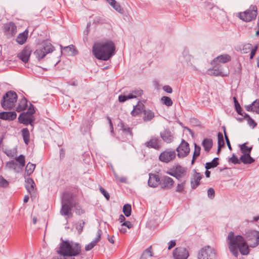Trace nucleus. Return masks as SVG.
Returning <instances> with one entry per match:
<instances>
[{
  "instance_id": "nucleus-1",
  "label": "nucleus",
  "mask_w": 259,
  "mask_h": 259,
  "mask_svg": "<svg viewBox=\"0 0 259 259\" xmlns=\"http://www.w3.org/2000/svg\"><path fill=\"white\" fill-rule=\"evenodd\" d=\"M227 243L231 252L237 257L238 251L242 255H247L249 252L248 245L244 239L241 235H236L233 232H230L227 238Z\"/></svg>"
},
{
  "instance_id": "nucleus-2",
  "label": "nucleus",
  "mask_w": 259,
  "mask_h": 259,
  "mask_svg": "<svg viewBox=\"0 0 259 259\" xmlns=\"http://www.w3.org/2000/svg\"><path fill=\"white\" fill-rule=\"evenodd\" d=\"M92 51L97 59L107 61L114 55L115 46L114 42L109 40L99 41L93 45Z\"/></svg>"
},
{
  "instance_id": "nucleus-3",
  "label": "nucleus",
  "mask_w": 259,
  "mask_h": 259,
  "mask_svg": "<svg viewBox=\"0 0 259 259\" xmlns=\"http://www.w3.org/2000/svg\"><path fill=\"white\" fill-rule=\"evenodd\" d=\"M57 252L59 255H63L66 259H75L81 253V246L71 240H63L60 244Z\"/></svg>"
},
{
  "instance_id": "nucleus-4",
  "label": "nucleus",
  "mask_w": 259,
  "mask_h": 259,
  "mask_svg": "<svg viewBox=\"0 0 259 259\" xmlns=\"http://www.w3.org/2000/svg\"><path fill=\"white\" fill-rule=\"evenodd\" d=\"M17 99V95L16 93L9 91L3 97L1 101L2 107L6 110L12 109L15 105Z\"/></svg>"
},
{
  "instance_id": "nucleus-5",
  "label": "nucleus",
  "mask_w": 259,
  "mask_h": 259,
  "mask_svg": "<svg viewBox=\"0 0 259 259\" xmlns=\"http://www.w3.org/2000/svg\"><path fill=\"white\" fill-rule=\"evenodd\" d=\"M257 14V9L255 6L251 5L249 8L243 12L238 13L239 18L246 22L254 20Z\"/></svg>"
},
{
  "instance_id": "nucleus-6",
  "label": "nucleus",
  "mask_w": 259,
  "mask_h": 259,
  "mask_svg": "<svg viewBox=\"0 0 259 259\" xmlns=\"http://www.w3.org/2000/svg\"><path fill=\"white\" fill-rule=\"evenodd\" d=\"M53 47L49 43H45L37 48L34 52L33 56L38 60L42 59L47 54L53 52Z\"/></svg>"
},
{
  "instance_id": "nucleus-7",
  "label": "nucleus",
  "mask_w": 259,
  "mask_h": 259,
  "mask_svg": "<svg viewBox=\"0 0 259 259\" xmlns=\"http://www.w3.org/2000/svg\"><path fill=\"white\" fill-rule=\"evenodd\" d=\"M246 238L249 242L248 247H255L259 244V232L250 230L246 232Z\"/></svg>"
},
{
  "instance_id": "nucleus-8",
  "label": "nucleus",
  "mask_w": 259,
  "mask_h": 259,
  "mask_svg": "<svg viewBox=\"0 0 259 259\" xmlns=\"http://www.w3.org/2000/svg\"><path fill=\"white\" fill-rule=\"evenodd\" d=\"M215 253L213 248L206 246L201 248L198 253V259H215Z\"/></svg>"
},
{
  "instance_id": "nucleus-9",
  "label": "nucleus",
  "mask_w": 259,
  "mask_h": 259,
  "mask_svg": "<svg viewBox=\"0 0 259 259\" xmlns=\"http://www.w3.org/2000/svg\"><path fill=\"white\" fill-rule=\"evenodd\" d=\"M142 94L143 91L142 90L136 89L130 91L129 93H124L123 95H120L118 97V100L120 102H124L127 100L140 97Z\"/></svg>"
},
{
  "instance_id": "nucleus-10",
  "label": "nucleus",
  "mask_w": 259,
  "mask_h": 259,
  "mask_svg": "<svg viewBox=\"0 0 259 259\" xmlns=\"http://www.w3.org/2000/svg\"><path fill=\"white\" fill-rule=\"evenodd\" d=\"M176 157V152L171 149H166L162 152L159 156V160L165 163L173 160Z\"/></svg>"
},
{
  "instance_id": "nucleus-11",
  "label": "nucleus",
  "mask_w": 259,
  "mask_h": 259,
  "mask_svg": "<svg viewBox=\"0 0 259 259\" xmlns=\"http://www.w3.org/2000/svg\"><path fill=\"white\" fill-rule=\"evenodd\" d=\"M176 150L179 157L181 158L186 156L190 152L189 144L183 140Z\"/></svg>"
},
{
  "instance_id": "nucleus-12",
  "label": "nucleus",
  "mask_w": 259,
  "mask_h": 259,
  "mask_svg": "<svg viewBox=\"0 0 259 259\" xmlns=\"http://www.w3.org/2000/svg\"><path fill=\"white\" fill-rule=\"evenodd\" d=\"M70 205H71L70 200H66L65 196H64L63 197L62 207L60 210V213L62 215L67 216L68 218H71L72 216Z\"/></svg>"
},
{
  "instance_id": "nucleus-13",
  "label": "nucleus",
  "mask_w": 259,
  "mask_h": 259,
  "mask_svg": "<svg viewBox=\"0 0 259 259\" xmlns=\"http://www.w3.org/2000/svg\"><path fill=\"white\" fill-rule=\"evenodd\" d=\"M189 255L188 250L185 248H176L173 251L175 259H187Z\"/></svg>"
},
{
  "instance_id": "nucleus-14",
  "label": "nucleus",
  "mask_w": 259,
  "mask_h": 259,
  "mask_svg": "<svg viewBox=\"0 0 259 259\" xmlns=\"http://www.w3.org/2000/svg\"><path fill=\"white\" fill-rule=\"evenodd\" d=\"M186 169L180 165H177L175 169L172 170L171 172L168 173L171 176L179 179L183 177L186 175Z\"/></svg>"
},
{
  "instance_id": "nucleus-15",
  "label": "nucleus",
  "mask_w": 259,
  "mask_h": 259,
  "mask_svg": "<svg viewBox=\"0 0 259 259\" xmlns=\"http://www.w3.org/2000/svg\"><path fill=\"white\" fill-rule=\"evenodd\" d=\"M174 184V181L172 178L167 176L163 177L160 181V187L164 189H171Z\"/></svg>"
},
{
  "instance_id": "nucleus-16",
  "label": "nucleus",
  "mask_w": 259,
  "mask_h": 259,
  "mask_svg": "<svg viewBox=\"0 0 259 259\" xmlns=\"http://www.w3.org/2000/svg\"><path fill=\"white\" fill-rule=\"evenodd\" d=\"M231 60V57L228 54H223L215 58L211 62L212 65H218L221 63H226Z\"/></svg>"
},
{
  "instance_id": "nucleus-17",
  "label": "nucleus",
  "mask_w": 259,
  "mask_h": 259,
  "mask_svg": "<svg viewBox=\"0 0 259 259\" xmlns=\"http://www.w3.org/2000/svg\"><path fill=\"white\" fill-rule=\"evenodd\" d=\"M146 147L159 150L161 147L160 142L156 138H152L149 141L145 143Z\"/></svg>"
},
{
  "instance_id": "nucleus-18",
  "label": "nucleus",
  "mask_w": 259,
  "mask_h": 259,
  "mask_svg": "<svg viewBox=\"0 0 259 259\" xmlns=\"http://www.w3.org/2000/svg\"><path fill=\"white\" fill-rule=\"evenodd\" d=\"M148 185L151 187L155 188L160 184V180L158 175L154 174H149Z\"/></svg>"
},
{
  "instance_id": "nucleus-19",
  "label": "nucleus",
  "mask_w": 259,
  "mask_h": 259,
  "mask_svg": "<svg viewBox=\"0 0 259 259\" xmlns=\"http://www.w3.org/2000/svg\"><path fill=\"white\" fill-rule=\"evenodd\" d=\"M257 48V47L255 46L253 48L251 45L246 44L242 47L241 52L243 54H246L250 52V59H252L256 54Z\"/></svg>"
},
{
  "instance_id": "nucleus-20",
  "label": "nucleus",
  "mask_w": 259,
  "mask_h": 259,
  "mask_svg": "<svg viewBox=\"0 0 259 259\" xmlns=\"http://www.w3.org/2000/svg\"><path fill=\"white\" fill-rule=\"evenodd\" d=\"M31 53V49L26 47L18 54V57L24 63H27L29 60Z\"/></svg>"
},
{
  "instance_id": "nucleus-21",
  "label": "nucleus",
  "mask_w": 259,
  "mask_h": 259,
  "mask_svg": "<svg viewBox=\"0 0 259 259\" xmlns=\"http://www.w3.org/2000/svg\"><path fill=\"white\" fill-rule=\"evenodd\" d=\"M17 114L14 111L2 112L0 113V119L12 121L16 119Z\"/></svg>"
},
{
  "instance_id": "nucleus-22",
  "label": "nucleus",
  "mask_w": 259,
  "mask_h": 259,
  "mask_svg": "<svg viewBox=\"0 0 259 259\" xmlns=\"http://www.w3.org/2000/svg\"><path fill=\"white\" fill-rule=\"evenodd\" d=\"M101 235L102 231L101 230H98L97 232L95 239L85 246V250L86 251H89L91 250L94 246H95L97 243L100 241Z\"/></svg>"
},
{
  "instance_id": "nucleus-23",
  "label": "nucleus",
  "mask_w": 259,
  "mask_h": 259,
  "mask_svg": "<svg viewBox=\"0 0 259 259\" xmlns=\"http://www.w3.org/2000/svg\"><path fill=\"white\" fill-rule=\"evenodd\" d=\"M18 120L20 123L24 124L27 125L31 124L32 122L33 118V116H31L29 114L26 113H23L20 114L18 117Z\"/></svg>"
},
{
  "instance_id": "nucleus-24",
  "label": "nucleus",
  "mask_w": 259,
  "mask_h": 259,
  "mask_svg": "<svg viewBox=\"0 0 259 259\" xmlns=\"http://www.w3.org/2000/svg\"><path fill=\"white\" fill-rule=\"evenodd\" d=\"M4 29L7 34L11 35H14L16 32V26L12 22L6 24Z\"/></svg>"
},
{
  "instance_id": "nucleus-25",
  "label": "nucleus",
  "mask_w": 259,
  "mask_h": 259,
  "mask_svg": "<svg viewBox=\"0 0 259 259\" xmlns=\"http://www.w3.org/2000/svg\"><path fill=\"white\" fill-rule=\"evenodd\" d=\"M160 137L163 141L167 143H170L173 141V136L171 133L167 130H164L161 132Z\"/></svg>"
},
{
  "instance_id": "nucleus-26",
  "label": "nucleus",
  "mask_w": 259,
  "mask_h": 259,
  "mask_svg": "<svg viewBox=\"0 0 259 259\" xmlns=\"http://www.w3.org/2000/svg\"><path fill=\"white\" fill-rule=\"evenodd\" d=\"M228 70L223 71L222 69H211L207 70V74L209 75H212L214 76H226L228 74Z\"/></svg>"
},
{
  "instance_id": "nucleus-27",
  "label": "nucleus",
  "mask_w": 259,
  "mask_h": 259,
  "mask_svg": "<svg viewBox=\"0 0 259 259\" xmlns=\"http://www.w3.org/2000/svg\"><path fill=\"white\" fill-rule=\"evenodd\" d=\"M26 182V188L28 190V192L30 194L34 193V186L35 183L33 180L31 178H27L25 180Z\"/></svg>"
},
{
  "instance_id": "nucleus-28",
  "label": "nucleus",
  "mask_w": 259,
  "mask_h": 259,
  "mask_svg": "<svg viewBox=\"0 0 259 259\" xmlns=\"http://www.w3.org/2000/svg\"><path fill=\"white\" fill-rule=\"evenodd\" d=\"M245 108L248 111H252L259 114V100H256L251 105L246 106Z\"/></svg>"
},
{
  "instance_id": "nucleus-29",
  "label": "nucleus",
  "mask_w": 259,
  "mask_h": 259,
  "mask_svg": "<svg viewBox=\"0 0 259 259\" xmlns=\"http://www.w3.org/2000/svg\"><path fill=\"white\" fill-rule=\"evenodd\" d=\"M184 59L185 61L187 63V65L190 66L192 70L194 71L197 70V67L194 64V59L193 56L190 55H186L184 56Z\"/></svg>"
},
{
  "instance_id": "nucleus-30",
  "label": "nucleus",
  "mask_w": 259,
  "mask_h": 259,
  "mask_svg": "<svg viewBox=\"0 0 259 259\" xmlns=\"http://www.w3.org/2000/svg\"><path fill=\"white\" fill-rule=\"evenodd\" d=\"M202 178V176L200 174L195 172L191 181L192 187L195 188L199 184L200 180Z\"/></svg>"
},
{
  "instance_id": "nucleus-31",
  "label": "nucleus",
  "mask_w": 259,
  "mask_h": 259,
  "mask_svg": "<svg viewBox=\"0 0 259 259\" xmlns=\"http://www.w3.org/2000/svg\"><path fill=\"white\" fill-rule=\"evenodd\" d=\"M28 36V31L25 30L24 32L19 34L17 37L16 41L20 45L24 44Z\"/></svg>"
},
{
  "instance_id": "nucleus-32",
  "label": "nucleus",
  "mask_w": 259,
  "mask_h": 259,
  "mask_svg": "<svg viewBox=\"0 0 259 259\" xmlns=\"http://www.w3.org/2000/svg\"><path fill=\"white\" fill-rule=\"evenodd\" d=\"M108 3L115 11L120 13H123V9L121 8L120 5L116 2V1L115 0H109Z\"/></svg>"
},
{
  "instance_id": "nucleus-33",
  "label": "nucleus",
  "mask_w": 259,
  "mask_h": 259,
  "mask_svg": "<svg viewBox=\"0 0 259 259\" xmlns=\"http://www.w3.org/2000/svg\"><path fill=\"white\" fill-rule=\"evenodd\" d=\"M27 107V100L25 98L21 99L18 103V105L16 107V111L20 112L26 109Z\"/></svg>"
},
{
  "instance_id": "nucleus-34",
  "label": "nucleus",
  "mask_w": 259,
  "mask_h": 259,
  "mask_svg": "<svg viewBox=\"0 0 259 259\" xmlns=\"http://www.w3.org/2000/svg\"><path fill=\"white\" fill-rule=\"evenodd\" d=\"M240 160L244 164H251L254 161L250 154L242 155L240 157Z\"/></svg>"
},
{
  "instance_id": "nucleus-35",
  "label": "nucleus",
  "mask_w": 259,
  "mask_h": 259,
  "mask_svg": "<svg viewBox=\"0 0 259 259\" xmlns=\"http://www.w3.org/2000/svg\"><path fill=\"white\" fill-rule=\"evenodd\" d=\"M202 145L206 151H209L212 146V140L210 139H204L202 142Z\"/></svg>"
},
{
  "instance_id": "nucleus-36",
  "label": "nucleus",
  "mask_w": 259,
  "mask_h": 259,
  "mask_svg": "<svg viewBox=\"0 0 259 259\" xmlns=\"http://www.w3.org/2000/svg\"><path fill=\"white\" fill-rule=\"evenodd\" d=\"M35 165L30 163L28 162L27 164L26 165V168H25V174L27 176H30L31 174H32L35 169Z\"/></svg>"
},
{
  "instance_id": "nucleus-37",
  "label": "nucleus",
  "mask_w": 259,
  "mask_h": 259,
  "mask_svg": "<svg viewBox=\"0 0 259 259\" xmlns=\"http://www.w3.org/2000/svg\"><path fill=\"white\" fill-rule=\"evenodd\" d=\"M152 252L151 247L146 249L142 253L141 259H152Z\"/></svg>"
},
{
  "instance_id": "nucleus-38",
  "label": "nucleus",
  "mask_w": 259,
  "mask_h": 259,
  "mask_svg": "<svg viewBox=\"0 0 259 259\" xmlns=\"http://www.w3.org/2000/svg\"><path fill=\"white\" fill-rule=\"evenodd\" d=\"M22 134L26 144H28L29 142V132L27 128H25L22 130Z\"/></svg>"
},
{
  "instance_id": "nucleus-39",
  "label": "nucleus",
  "mask_w": 259,
  "mask_h": 259,
  "mask_svg": "<svg viewBox=\"0 0 259 259\" xmlns=\"http://www.w3.org/2000/svg\"><path fill=\"white\" fill-rule=\"evenodd\" d=\"M240 148L243 155L248 154L250 153L252 147H248L246 146V143L243 144L240 146Z\"/></svg>"
},
{
  "instance_id": "nucleus-40",
  "label": "nucleus",
  "mask_w": 259,
  "mask_h": 259,
  "mask_svg": "<svg viewBox=\"0 0 259 259\" xmlns=\"http://www.w3.org/2000/svg\"><path fill=\"white\" fill-rule=\"evenodd\" d=\"M219 164V159L215 158L211 162L206 163L205 168L206 169H210L212 167H216Z\"/></svg>"
},
{
  "instance_id": "nucleus-41",
  "label": "nucleus",
  "mask_w": 259,
  "mask_h": 259,
  "mask_svg": "<svg viewBox=\"0 0 259 259\" xmlns=\"http://www.w3.org/2000/svg\"><path fill=\"white\" fill-rule=\"evenodd\" d=\"M143 110V107L141 105H137L134 106V109L131 112V114L133 116H136L140 114Z\"/></svg>"
},
{
  "instance_id": "nucleus-42",
  "label": "nucleus",
  "mask_w": 259,
  "mask_h": 259,
  "mask_svg": "<svg viewBox=\"0 0 259 259\" xmlns=\"http://www.w3.org/2000/svg\"><path fill=\"white\" fill-rule=\"evenodd\" d=\"M154 117V113L151 110H146L144 111V120H150Z\"/></svg>"
},
{
  "instance_id": "nucleus-43",
  "label": "nucleus",
  "mask_w": 259,
  "mask_h": 259,
  "mask_svg": "<svg viewBox=\"0 0 259 259\" xmlns=\"http://www.w3.org/2000/svg\"><path fill=\"white\" fill-rule=\"evenodd\" d=\"M132 207L129 204H125L123 207V212L126 217H129L131 214Z\"/></svg>"
},
{
  "instance_id": "nucleus-44",
  "label": "nucleus",
  "mask_w": 259,
  "mask_h": 259,
  "mask_svg": "<svg viewBox=\"0 0 259 259\" xmlns=\"http://www.w3.org/2000/svg\"><path fill=\"white\" fill-rule=\"evenodd\" d=\"M218 151H219L221 148L224 145V141L223 134L221 133H219L218 134Z\"/></svg>"
},
{
  "instance_id": "nucleus-45",
  "label": "nucleus",
  "mask_w": 259,
  "mask_h": 259,
  "mask_svg": "<svg viewBox=\"0 0 259 259\" xmlns=\"http://www.w3.org/2000/svg\"><path fill=\"white\" fill-rule=\"evenodd\" d=\"M161 101L162 104L167 106H170L172 105V101L171 99L168 97L164 96L161 98Z\"/></svg>"
},
{
  "instance_id": "nucleus-46",
  "label": "nucleus",
  "mask_w": 259,
  "mask_h": 259,
  "mask_svg": "<svg viewBox=\"0 0 259 259\" xmlns=\"http://www.w3.org/2000/svg\"><path fill=\"white\" fill-rule=\"evenodd\" d=\"M6 154L10 157H16L17 155V149L15 148H14L10 150H8L6 152Z\"/></svg>"
},
{
  "instance_id": "nucleus-47",
  "label": "nucleus",
  "mask_w": 259,
  "mask_h": 259,
  "mask_svg": "<svg viewBox=\"0 0 259 259\" xmlns=\"http://www.w3.org/2000/svg\"><path fill=\"white\" fill-rule=\"evenodd\" d=\"M244 117L247 121V123L250 127L254 128L256 125V123L255 122V121L252 119H251L248 114H245Z\"/></svg>"
},
{
  "instance_id": "nucleus-48",
  "label": "nucleus",
  "mask_w": 259,
  "mask_h": 259,
  "mask_svg": "<svg viewBox=\"0 0 259 259\" xmlns=\"http://www.w3.org/2000/svg\"><path fill=\"white\" fill-rule=\"evenodd\" d=\"M17 166V164L14 161L8 162L6 164V167L9 169H13L15 170Z\"/></svg>"
},
{
  "instance_id": "nucleus-49",
  "label": "nucleus",
  "mask_w": 259,
  "mask_h": 259,
  "mask_svg": "<svg viewBox=\"0 0 259 259\" xmlns=\"http://www.w3.org/2000/svg\"><path fill=\"white\" fill-rule=\"evenodd\" d=\"M64 51L66 52L68 55L72 56L74 55V49L73 46L65 47L63 49Z\"/></svg>"
},
{
  "instance_id": "nucleus-50",
  "label": "nucleus",
  "mask_w": 259,
  "mask_h": 259,
  "mask_svg": "<svg viewBox=\"0 0 259 259\" xmlns=\"http://www.w3.org/2000/svg\"><path fill=\"white\" fill-rule=\"evenodd\" d=\"M16 160L19 163L21 167H23L25 165V160L24 156L20 155L18 157H16Z\"/></svg>"
},
{
  "instance_id": "nucleus-51",
  "label": "nucleus",
  "mask_w": 259,
  "mask_h": 259,
  "mask_svg": "<svg viewBox=\"0 0 259 259\" xmlns=\"http://www.w3.org/2000/svg\"><path fill=\"white\" fill-rule=\"evenodd\" d=\"M200 147L197 146L196 144H195L192 162H193L194 159L200 155Z\"/></svg>"
},
{
  "instance_id": "nucleus-52",
  "label": "nucleus",
  "mask_w": 259,
  "mask_h": 259,
  "mask_svg": "<svg viewBox=\"0 0 259 259\" xmlns=\"http://www.w3.org/2000/svg\"><path fill=\"white\" fill-rule=\"evenodd\" d=\"M233 99L235 107L237 112L239 114H241V107L239 105V103H238L236 98L235 97H234Z\"/></svg>"
},
{
  "instance_id": "nucleus-53",
  "label": "nucleus",
  "mask_w": 259,
  "mask_h": 259,
  "mask_svg": "<svg viewBox=\"0 0 259 259\" xmlns=\"http://www.w3.org/2000/svg\"><path fill=\"white\" fill-rule=\"evenodd\" d=\"M74 207L76 214L81 215L84 213V210L81 208L78 204H75Z\"/></svg>"
},
{
  "instance_id": "nucleus-54",
  "label": "nucleus",
  "mask_w": 259,
  "mask_h": 259,
  "mask_svg": "<svg viewBox=\"0 0 259 259\" xmlns=\"http://www.w3.org/2000/svg\"><path fill=\"white\" fill-rule=\"evenodd\" d=\"M185 188V183H182L178 184L176 187V191L178 192H183Z\"/></svg>"
},
{
  "instance_id": "nucleus-55",
  "label": "nucleus",
  "mask_w": 259,
  "mask_h": 259,
  "mask_svg": "<svg viewBox=\"0 0 259 259\" xmlns=\"http://www.w3.org/2000/svg\"><path fill=\"white\" fill-rule=\"evenodd\" d=\"M9 185L8 182L3 177H0V186L6 187Z\"/></svg>"
},
{
  "instance_id": "nucleus-56",
  "label": "nucleus",
  "mask_w": 259,
  "mask_h": 259,
  "mask_svg": "<svg viewBox=\"0 0 259 259\" xmlns=\"http://www.w3.org/2000/svg\"><path fill=\"white\" fill-rule=\"evenodd\" d=\"M214 190L212 188H209L208 189L207 195L209 198L212 199L214 197Z\"/></svg>"
},
{
  "instance_id": "nucleus-57",
  "label": "nucleus",
  "mask_w": 259,
  "mask_h": 259,
  "mask_svg": "<svg viewBox=\"0 0 259 259\" xmlns=\"http://www.w3.org/2000/svg\"><path fill=\"white\" fill-rule=\"evenodd\" d=\"M100 190L101 192L102 193V194H103V195L105 196V197L107 200H108L110 198V195H109V193L107 192H106L105 190V189L102 187H100Z\"/></svg>"
},
{
  "instance_id": "nucleus-58",
  "label": "nucleus",
  "mask_w": 259,
  "mask_h": 259,
  "mask_svg": "<svg viewBox=\"0 0 259 259\" xmlns=\"http://www.w3.org/2000/svg\"><path fill=\"white\" fill-rule=\"evenodd\" d=\"M230 161L234 164L240 163V160L234 154L233 155L232 157L230 158Z\"/></svg>"
},
{
  "instance_id": "nucleus-59",
  "label": "nucleus",
  "mask_w": 259,
  "mask_h": 259,
  "mask_svg": "<svg viewBox=\"0 0 259 259\" xmlns=\"http://www.w3.org/2000/svg\"><path fill=\"white\" fill-rule=\"evenodd\" d=\"M34 112L35 110L34 109V107L31 104H30V107H29L27 112L26 113L29 114V115L31 116H32V115L34 113Z\"/></svg>"
},
{
  "instance_id": "nucleus-60",
  "label": "nucleus",
  "mask_w": 259,
  "mask_h": 259,
  "mask_svg": "<svg viewBox=\"0 0 259 259\" xmlns=\"http://www.w3.org/2000/svg\"><path fill=\"white\" fill-rule=\"evenodd\" d=\"M121 225L122 226H125L128 229L132 228L133 227V225L129 221L124 222Z\"/></svg>"
},
{
  "instance_id": "nucleus-61",
  "label": "nucleus",
  "mask_w": 259,
  "mask_h": 259,
  "mask_svg": "<svg viewBox=\"0 0 259 259\" xmlns=\"http://www.w3.org/2000/svg\"><path fill=\"white\" fill-rule=\"evenodd\" d=\"M83 223H79L76 225V228L79 233H80L83 229Z\"/></svg>"
},
{
  "instance_id": "nucleus-62",
  "label": "nucleus",
  "mask_w": 259,
  "mask_h": 259,
  "mask_svg": "<svg viewBox=\"0 0 259 259\" xmlns=\"http://www.w3.org/2000/svg\"><path fill=\"white\" fill-rule=\"evenodd\" d=\"M163 90L168 93H171L172 91L171 88L169 85H164L163 87Z\"/></svg>"
},
{
  "instance_id": "nucleus-63",
  "label": "nucleus",
  "mask_w": 259,
  "mask_h": 259,
  "mask_svg": "<svg viewBox=\"0 0 259 259\" xmlns=\"http://www.w3.org/2000/svg\"><path fill=\"white\" fill-rule=\"evenodd\" d=\"M168 249L170 250L176 245V241L171 240L168 242Z\"/></svg>"
},
{
  "instance_id": "nucleus-64",
  "label": "nucleus",
  "mask_w": 259,
  "mask_h": 259,
  "mask_svg": "<svg viewBox=\"0 0 259 259\" xmlns=\"http://www.w3.org/2000/svg\"><path fill=\"white\" fill-rule=\"evenodd\" d=\"M114 237V236L110 237L109 235H107V239H108L109 242L112 244L114 243V240L113 239Z\"/></svg>"
}]
</instances>
